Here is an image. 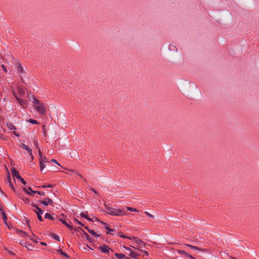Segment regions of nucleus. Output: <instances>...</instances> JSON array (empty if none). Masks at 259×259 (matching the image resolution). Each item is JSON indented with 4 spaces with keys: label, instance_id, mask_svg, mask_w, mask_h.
I'll return each instance as SVG.
<instances>
[{
    "label": "nucleus",
    "instance_id": "f8f14e48",
    "mask_svg": "<svg viewBox=\"0 0 259 259\" xmlns=\"http://www.w3.org/2000/svg\"><path fill=\"white\" fill-rule=\"evenodd\" d=\"M53 215L54 214H53ZM45 218L50 219L51 220H55L58 219V217L56 215H55V216L54 217V215H52L49 213H46L45 215Z\"/></svg>",
    "mask_w": 259,
    "mask_h": 259
},
{
    "label": "nucleus",
    "instance_id": "e2e57ef3",
    "mask_svg": "<svg viewBox=\"0 0 259 259\" xmlns=\"http://www.w3.org/2000/svg\"><path fill=\"white\" fill-rule=\"evenodd\" d=\"M56 251L61 254V252L63 251L61 249H56Z\"/></svg>",
    "mask_w": 259,
    "mask_h": 259
},
{
    "label": "nucleus",
    "instance_id": "4468645a",
    "mask_svg": "<svg viewBox=\"0 0 259 259\" xmlns=\"http://www.w3.org/2000/svg\"><path fill=\"white\" fill-rule=\"evenodd\" d=\"M185 245L190 247L192 249H196V250H198L203 251H207L206 250H205L204 249H201L200 248H199L198 247H197V246H193V245H192L186 244H185Z\"/></svg>",
    "mask_w": 259,
    "mask_h": 259
},
{
    "label": "nucleus",
    "instance_id": "e433bc0d",
    "mask_svg": "<svg viewBox=\"0 0 259 259\" xmlns=\"http://www.w3.org/2000/svg\"><path fill=\"white\" fill-rule=\"evenodd\" d=\"M20 147L25 150L27 149V148H28V147L26 146L24 143H21L20 145Z\"/></svg>",
    "mask_w": 259,
    "mask_h": 259
},
{
    "label": "nucleus",
    "instance_id": "09e8293b",
    "mask_svg": "<svg viewBox=\"0 0 259 259\" xmlns=\"http://www.w3.org/2000/svg\"><path fill=\"white\" fill-rule=\"evenodd\" d=\"M37 194L40 196H44L45 195V192L43 191H37Z\"/></svg>",
    "mask_w": 259,
    "mask_h": 259
},
{
    "label": "nucleus",
    "instance_id": "9d476101",
    "mask_svg": "<svg viewBox=\"0 0 259 259\" xmlns=\"http://www.w3.org/2000/svg\"><path fill=\"white\" fill-rule=\"evenodd\" d=\"M33 211H35L36 212V213L37 214V216L38 220L40 222H43L44 219H42V218L41 217V214H43L44 210L42 209H41V210L38 209V211H36V210L33 209Z\"/></svg>",
    "mask_w": 259,
    "mask_h": 259
},
{
    "label": "nucleus",
    "instance_id": "7c9ffc66",
    "mask_svg": "<svg viewBox=\"0 0 259 259\" xmlns=\"http://www.w3.org/2000/svg\"><path fill=\"white\" fill-rule=\"evenodd\" d=\"M17 179H18L24 185H26V182L21 176H19Z\"/></svg>",
    "mask_w": 259,
    "mask_h": 259
},
{
    "label": "nucleus",
    "instance_id": "ddd939ff",
    "mask_svg": "<svg viewBox=\"0 0 259 259\" xmlns=\"http://www.w3.org/2000/svg\"><path fill=\"white\" fill-rule=\"evenodd\" d=\"M17 66L16 67V68H17L18 72H20L21 73H25V71L23 70V68L21 65V64L19 62H17Z\"/></svg>",
    "mask_w": 259,
    "mask_h": 259
},
{
    "label": "nucleus",
    "instance_id": "6ab92c4d",
    "mask_svg": "<svg viewBox=\"0 0 259 259\" xmlns=\"http://www.w3.org/2000/svg\"><path fill=\"white\" fill-rule=\"evenodd\" d=\"M114 255L119 259H124V257H125V255L123 253H115Z\"/></svg>",
    "mask_w": 259,
    "mask_h": 259
},
{
    "label": "nucleus",
    "instance_id": "0e129e2a",
    "mask_svg": "<svg viewBox=\"0 0 259 259\" xmlns=\"http://www.w3.org/2000/svg\"><path fill=\"white\" fill-rule=\"evenodd\" d=\"M34 144L36 145V148H37L38 150V149H40V148H39V147L38 146L37 141L34 142Z\"/></svg>",
    "mask_w": 259,
    "mask_h": 259
},
{
    "label": "nucleus",
    "instance_id": "8fccbe9b",
    "mask_svg": "<svg viewBox=\"0 0 259 259\" xmlns=\"http://www.w3.org/2000/svg\"><path fill=\"white\" fill-rule=\"evenodd\" d=\"M20 244L22 245V246H25L26 247V246L27 245V243L26 242H24V241H21L20 242Z\"/></svg>",
    "mask_w": 259,
    "mask_h": 259
},
{
    "label": "nucleus",
    "instance_id": "37998d69",
    "mask_svg": "<svg viewBox=\"0 0 259 259\" xmlns=\"http://www.w3.org/2000/svg\"><path fill=\"white\" fill-rule=\"evenodd\" d=\"M74 221L76 222L78 225L81 226H84V225L79 221H78V220H77L76 219H74Z\"/></svg>",
    "mask_w": 259,
    "mask_h": 259
},
{
    "label": "nucleus",
    "instance_id": "1a4fd4ad",
    "mask_svg": "<svg viewBox=\"0 0 259 259\" xmlns=\"http://www.w3.org/2000/svg\"><path fill=\"white\" fill-rule=\"evenodd\" d=\"M16 231H17V232H18L19 233H21V235H22V234H23V235L27 236L28 237H29L30 238V239L32 240L34 243H38V241L37 240H36V239H33L32 238H31L28 235V234H27L25 232H24V231H23L22 230H19L18 229H16Z\"/></svg>",
    "mask_w": 259,
    "mask_h": 259
},
{
    "label": "nucleus",
    "instance_id": "ea45409f",
    "mask_svg": "<svg viewBox=\"0 0 259 259\" xmlns=\"http://www.w3.org/2000/svg\"><path fill=\"white\" fill-rule=\"evenodd\" d=\"M22 199H23V200L24 201V202L26 203V204H29V199L27 198H22Z\"/></svg>",
    "mask_w": 259,
    "mask_h": 259
},
{
    "label": "nucleus",
    "instance_id": "13d9d810",
    "mask_svg": "<svg viewBox=\"0 0 259 259\" xmlns=\"http://www.w3.org/2000/svg\"><path fill=\"white\" fill-rule=\"evenodd\" d=\"M187 257H188L191 259H196L195 257H194L193 256H192L191 255H190L189 254H188Z\"/></svg>",
    "mask_w": 259,
    "mask_h": 259
},
{
    "label": "nucleus",
    "instance_id": "052dcab7",
    "mask_svg": "<svg viewBox=\"0 0 259 259\" xmlns=\"http://www.w3.org/2000/svg\"><path fill=\"white\" fill-rule=\"evenodd\" d=\"M26 222H27V226H28V227L29 228V229H30V226L29 225V222L30 221L29 220H26Z\"/></svg>",
    "mask_w": 259,
    "mask_h": 259
},
{
    "label": "nucleus",
    "instance_id": "473e14b6",
    "mask_svg": "<svg viewBox=\"0 0 259 259\" xmlns=\"http://www.w3.org/2000/svg\"><path fill=\"white\" fill-rule=\"evenodd\" d=\"M32 102L35 105V106L38 105L41 103L40 101L36 98L32 101Z\"/></svg>",
    "mask_w": 259,
    "mask_h": 259
},
{
    "label": "nucleus",
    "instance_id": "a18cd8bd",
    "mask_svg": "<svg viewBox=\"0 0 259 259\" xmlns=\"http://www.w3.org/2000/svg\"><path fill=\"white\" fill-rule=\"evenodd\" d=\"M61 255H62V256H65L67 258L69 257V255L65 252H64L63 251L61 252Z\"/></svg>",
    "mask_w": 259,
    "mask_h": 259
},
{
    "label": "nucleus",
    "instance_id": "680f3d73",
    "mask_svg": "<svg viewBox=\"0 0 259 259\" xmlns=\"http://www.w3.org/2000/svg\"><path fill=\"white\" fill-rule=\"evenodd\" d=\"M6 250L8 251V252L10 254H12V255H15V254L13 252H12V251H11L10 250H8V249H6Z\"/></svg>",
    "mask_w": 259,
    "mask_h": 259
},
{
    "label": "nucleus",
    "instance_id": "6e6552de",
    "mask_svg": "<svg viewBox=\"0 0 259 259\" xmlns=\"http://www.w3.org/2000/svg\"><path fill=\"white\" fill-rule=\"evenodd\" d=\"M133 239H134L136 243L139 245V247H142V246H145L146 243L144 241L140 239L138 237H133Z\"/></svg>",
    "mask_w": 259,
    "mask_h": 259
},
{
    "label": "nucleus",
    "instance_id": "de8ad7c7",
    "mask_svg": "<svg viewBox=\"0 0 259 259\" xmlns=\"http://www.w3.org/2000/svg\"><path fill=\"white\" fill-rule=\"evenodd\" d=\"M95 220H96V221H99V222H100L102 225H103L105 227V226H107V224H106V223H105V222H103V221H99V220L97 218H95Z\"/></svg>",
    "mask_w": 259,
    "mask_h": 259
},
{
    "label": "nucleus",
    "instance_id": "b1692460",
    "mask_svg": "<svg viewBox=\"0 0 259 259\" xmlns=\"http://www.w3.org/2000/svg\"><path fill=\"white\" fill-rule=\"evenodd\" d=\"M53 187V185H52V184H49V185H44L42 186H36V188H52Z\"/></svg>",
    "mask_w": 259,
    "mask_h": 259
},
{
    "label": "nucleus",
    "instance_id": "412c9836",
    "mask_svg": "<svg viewBox=\"0 0 259 259\" xmlns=\"http://www.w3.org/2000/svg\"><path fill=\"white\" fill-rule=\"evenodd\" d=\"M88 232L92 235L96 237H100L101 236V234H97L93 230L88 229Z\"/></svg>",
    "mask_w": 259,
    "mask_h": 259
},
{
    "label": "nucleus",
    "instance_id": "774afa93",
    "mask_svg": "<svg viewBox=\"0 0 259 259\" xmlns=\"http://www.w3.org/2000/svg\"><path fill=\"white\" fill-rule=\"evenodd\" d=\"M40 243L42 245H44V246H46L47 245V243H46L45 242H41Z\"/></svg>",
    "mask_w": 259,
    "mask_h": 259
},
{
    "label": "nucleus",
    "instance_id": "a211bd4d",
    "mask_svg": "<svg viewBox=\"0 0 259 259\" xmlns=\"http://www.w3.org/2000/svg\"><path fill=\"white\" fill-rule=\"evenodd\" d=\"M105 229L108 231L107 234H110L112 236L114 235V234L112 233V232L115 231L114 229H111L108 226H105Z\"/></svg>",
    "mask_w": 259,
    "mask_h": 259
},
{
    "label": "nucleus",
    "instance_id": "5701e85b",
    "mask_svg": "<svg viewBox=\"0 0 259 259\" xmlns=\"http://www.w3.org/2000/svg\"><path fill=\"white\" fill-rule=\"evenodd\" d=\"M7 125L8 127L10 130H16V129L15 126L14 124H13L12 123H7Z\"/></svg>",
    "mask_w": 259,
    "mask_h": 259
},
{
    "label": "nucleus",
    "instance_id": "72a5a7b5",
    "mask_svg": "<svg viewBox=\"0 0 259 259\" xmlns=\"http://www.w3.org/2000/svg\"><path fill=\"white\" fill-rule=\"evenodd\" d=\"M26 247L29 250H32L33 248V246L31 244H28V243H27V245L26 246Z\"/></svg>",
    "mask_w": 259,
    "mask_h": 259
},
{
    "label": "nucleus",
    "instance_id": "4c0bfd02",
    "mask_svg": "<svg viewBox=\"0 0 259 259\" xmlns=\"http://www.w3.org/2000/svg\"><path fill=\"white\" fill-rule=\"evenodd\" d=\"M37 191L32 190L29 193H28V194L31 196H34V194H37Z\"/></svg>",
    "mask_w": 259,
    "mask_h": 259
},
{
    "label": "nucleus",
    "instance_id": "c756f323",
    "mask_svg": "<svg viewBox=\"0 0 259 259\" xmlns=\"http://www.w3.org/2000/svg\"><path fill=\"white\" fill-rule=\"evenodd\" d=\"M65 169L68 170V171L73 172L76 174L78 176L82 178V176L79 173H78L76 170H75L74 169H68L67 168H65Z\"/></svg>",
    "mask_w": 259,
    "mask_h": 259
},
{
    "label": "nucleus",
    "instance_id": "49530a36",
    "mask_svg": "<svg viewBox=\"0 0 259 259\" xmlns=\"http://www.w3.org/2000/svg\"><path fill=\"white\" fill-rule=\"evenodd\" d=\"M51 162H53V163H55L57 164V165H59V166H61V165H60L59 163V162H58L56 159H52V160H51Z\"/></svg>",
    "mask_w": 259,
    "mask_h": 259
},
{
    "label": "nucleus",
    "instance_id": "393cba45",
    "mask_svg": "<svg viewBox=\"0 0 259 259\" xmlns=\"http://www.w3.org/2000/svg\"><path fill=\"white\" fill-rule=\"evenodd\" d=\"M88 211H85V212H82L80 213V216L83 218H84L85 219L87 220V219H88Z\"/></svg>",
    "mask_w": 259,
    "mask_h": 259
},
{
    "label": "nucleus",
    "instance_id": "0eeeda50",
    "mask_svg": "<svg viewBox=\"0 0 259 259\" xmlns=\"http://www.w3.org/2000/svg\"><path fill=\"white\" fill-rule=\"evenodd\" d=\"M59 222H61L63 224H64V225H65V226L69 230H73L74 231V228L73 227V226L70 224H69L68 223H67L66 221L65 220H63L61 218H58V219H57Z\"/></svg>",
    "mask_w": 259,
    "mask_h": 259
},
{
    "label": "nucleus",
    "instance_id": "c85d7f7f",
    "mask_svg": "<svg viewBox=\"0 0 259 259\" xmlns=\"http://www.w3.org/2000/svg\"><path fill=\"white\" fill-rule=\"evenodd\" d=\"M177 251L181 255H185L187 256L188 253H187L185 251L182 250H177Z\"/></svg>",
    "mask_w": 259,
    "mask_h": 259
},
{
    "label": "nucleus",
    "instance_id": "603ef678",
    "mask_svg": "<svg viewBox=\"0 0 259 259\" xmlns=\"http://www.w3.org/2000/svg\"><path fill=\"white\" fill-rule=\"evenodd\" d=\"M38 152L40 158H42V155L40 149H38Z\"/></svg>",
    "mask_w": 259,
    "mask_h": 259
},
{
    "label": "nucleus",
    "instance_id": "c03bdc74",
    "mask_svg": "<svg viewBox=\"0 0 259 259\" xmlns=\"http://www.w3.org/2000/svg\"><path fill=\"white\" fill-rule=\"evenodd\" d=\"M28 98L30 101H31V99L33 101L34 99H36V98L34 97V95H28Z\"/></svg>",
    "mask_w": 259,
    "mask_h": 259
},
{
    "label": "nucleus",
    "instance_id": "f03ea898",
    "mask_svg": "<svg viewBox=\"0 0 259 259\" xmlns=\"http://www.w3.org/2000/svg\"><path fill=\"white\" fill-rule=\"evenodd\" d=\"M35 110L41 115H44L47 113L46 107L44 103H40L39 105L35 106Z\"/></svg>",
    "mask_w": 259,
    "mask_h": 259
},
{
    "label": "nucleus",
    "instance_id": "a878e982",
    "mask_svg": "<svg viewBox=\"0 0 259 259\" xmlns=\"http://www.w3.org/2000/svg\"><path fill=\"white\" fill-rule=\"evenodd\" d=\"M119 233H120V234H119V236L121 238H127V239H131V240L133 239V237H130L127 236L125 235L123 233L119 232Z\"/></svg>",
    "mask_w": 259,
    "mask_h": 259
},
{
    "label": "nucleus",
    "instance_id": "f257e3e1",
    "mask_svg": "<svg viewBox=\"0 0 259 259\" xmlns=\"http://www.w3.org/2000/svg\"><path fill=\"white\" fill-rule=\"evenodd\" d=\"M107 209L108 211L105 210L104 211L112 215L120 216L126 214L125 209L124 208L122 209H115L112 207H107Z\"/></svg>",
    "mask_w": 259,
    "mask_h": 259
},
{
    "label": "nucleus",
    "instance_id": "bf43d9fd",
    "mask_svg": "<svg viewBox=\"0 0 259 259\" xmlns=\"http://www.w3.org/2000/svg\"><path fill=\"white\" fill-rule=\"evenodd\" d=\"M13 134H14L16 136H17V137H19V136H20V135H19V134H18V133H17V132H15V131H14V132H13Z\"/></svg>",
    "mask_w": 259,
    "mask_h": 259
},
{
    "label": "nucleus",
    "instance_id": "20e7f679",
    "mask_svg": "<svg viewBox=\"0 0 259 259\" xmlns=\"http://www.w3.org/2000/svg\"><path fill=\"white\" fill-rule=\"evenodd\" d=\"M78 230H81V231L83 233V234L85 235L86 239L91 243H93L95 242V240L92 239V238L88 235L87 233H86L81 227H78V228H76L74 229V231H78Z\"/></svg>",
    "mask_w": 259,
    "mask_h": 259
},
{
    "label": "nucleus",
    "instance_id": "4d7b16f0",
    "mask_svg": "<svg viewBox=\"0 0 259 259\" xmlns=\"http://www.w3.org/2000/svg\"><path fill=\"white\" fill-rule=\"evenodd\" d=\"M91 190L92 191H93V192H94L95 194H98V192L94 188H91Z\"/></svg>",
    "mask_w": 259,
    "mask_h": 259
},
{
    "label": "nucleus",
    "instance_id": "338daca9",
    "mask_svg": "<svg viewBox=\"0 0 259 259\" xmlns=\"http://www.w3.org/2000/svg\"><path fill=\"white\" fill-rule=\"evenodd\" d=\"M27 189H28L30 192H31V191H32L33 190L32 189L31 187H29V186L27 187Z\"/></svg>",
    "mask_w": 259,
    "mask_h": 259
},
{
    "label": "nucleus",
    "instance_id": "2eb2a0df",
    "mask_svg": "<svg viewBox=\"0 0 259 259\" xmlns=\"http://www.w3.org/2000/svg\"><path fill=\"white\" fill-rule=\"evenodd\" d=\"M2 215L3 220L4 221L5 224L6 226H7L8 227H9V225H8V223L7 222L8 218H7V216L6 214L4 212H2Z\"/></svg>",
    "mask_w": 259,
    "mask_h": 259
},
{
    "label": "nucleus",
    "instance_id": "3c124183",
    "mask_svg": "<svg viewBox=\"0 0 259 259\" xmlns=\"http://www.w3.org/2000/svg\"><path fill=\"white\" fill-rule=\"evenodd\" d=\"M2 68L5 72L7 73L8 72L7 69L4 65H2Z\"/></svg>",
    "mask_w": 259,
    "mask_h": 259
},
{
    "label": "nucleus",
    "instance_id": "dca6fc26",
    "mask_svg": "<svg viewBox=\"0 0 259 259\" xmlns=\"http://www.w3.org/2000/svg\"><path fill=\"white\" fill-rule=\"evenodd\" d=\"M39 161L40 169V170L42 171L43 170V169L45 167L46 165L44 163L43 158H39Z\"/></svg>",
    "mask_w": 259,
    "mask_h": 259
},
{
    "label": "nucleus",
    "instance_id": "2f4dec72",
    "mask_svg": "<svg viewBox=\"0 0 259 259\" xmlns=\"http://www.w3.org/2000/svg\"><path fill=\"white\" fill-rule=\"evenodd\" d=\"M26 150H27L28 151V152L29 153V154L30 155V156L31 157V160H33L34 158H33V156L32 153V149L28 147L27 148V149H26Z\"/></svg>",
    "mask_w": 259,
    "mask_h": 259
},
{
    "label": "nucleus",
    "instance_id": "6e6d98bb",
    "mask_svg": "<svg viewBox=\"0 0 259 259\" xmlns=\"http://www.w3.org/2000/svg\"><path fill=\"white\" fill-rule=\"evenodd\" d=\"M141 251L143 252L144 254L146 255V256H148L149 255V253L148 251H143V250H140Z\"/></svg>",
    "mask_w": 259,
    "mask_h": 259
},
{
    "label": "nucleus",
    "instance_id": "f704fd0d",
    "mask_svg": "<svg viewBox=\"0 0 259 259\" xmlns=\"http://www.w3.org/2000/svg\"><path fill=\"white\" fill-rule=\"evenodd\" d=\"M31 205L33 207L35 208L37 210L36 211H38V209H42L41 208H39L37 205L34 204L33 203H31Z\"/></svg>",
    "mask_w": 259,
    "mask_h": 259
},
{
    "label": "nucleus",
    "instance_id": "79ce46f5",
    "mask_svg": "<svg viewBox=\"0 0 259 259\" xmlns=\"http://www.w3.org/2000/svg\"><path fill=\"white\" fill-rule=\"evenodd\" d=\"M145 214H146L148 217H150V218H154V216L151 214H150V213H149L147 211H145Z\"/></svg>",
    "mask_w": 259,
    "mask_h": 259
},
{
    "label": "nucleus",
    "instance_id": "4be33fe9",
    "mask_svg": "<svg viewBox=\"0 0 259 259\" xmlns=\"http://www.w3.org/2000/svg\"><path fill=\"white\" fill-rule=\"evenodd\" d=\"M125 209V211L127 210H130L131 211H134V212H138L139 210L137 209L136 208H134L133 207H126L125 208H124Z\"/></svg>",
    "mask_w": 259,
    "mask_h": 259
},
{
    "label": "nucleus",
    "instance_id": "58836bf2",
    "mask_svg": "<svg viewBox=\"0 0 259 259\" xmlns=\"http://www.w3.org/2000/svg\"><path fill=\"white\" fill-rule=\"evenodd\" d=\"M9 186H10V188H11L13 189V190L15 193H16V190H15V188H14V186H13V185L12 183L11 182H9Z\"/></svg>",
    "mask_w": 259,
    "mask_h": 259
},
{
    "label": "nucleus",
    "instance_id": "69168bd1",
    "mask_svg": "<svg viewBox=\"0 0 259 259\" xmlns=\"http://www.w3.org/2000/svg\"><path fill=\"white\" fill-rule=\"evenodd\" d=\"M43 159H44V162H48V160H47V159L46 158V157H42Z\"/></svg>",
    "mask_w": 259,
    "mask_h": 259
},
{
    "label": "nucleus",
    "instance_id": "864d4df0",
    "mask_svg": "<svg viewBox=\"0 0 259 259\" xmlns=\"http://www.w3.org/2000/svg\"><path fill=\"white\" fill-rule=\"evenodd\" d=\"M23 190L26 193L28 194V193H29V192L28 191V189L26 187L23 188Z\"/></svg>",
    "mask_w": 259,
    "mask_h": 259
},
{
    "label": "nucleus",
    "instance_id": "f3484780",
    "mask_svg": "<svg viewBox=\"0 0 259 259\" xmlns=\"http://www.w3.org/2000/svg\"><path fill=\"white\" fill-rule=\"evenodd\" d=\"M128 255L134 258H137V257L139 255L138 253H136L133 250L130 251V253Z\"/></svg>",
    "mask_w": 259,
    "mask_h": 259
},
{
    "label": "nucleus",
    "instance_id": "c9c22d12",
    "mask_svg": "<svg viewBox=\"0 0 259 259\" xmlns=\"http://www.w3.org/2000/svg\"><path fill=\"white\" fill-rule=\"evenodd\" d=\"M18 92L20 95H23L25 94L24 90L21 88L18 89Z\"/></svg>",
    "mask_w": 259,
    "mask_h": 259
},
{
    "label": "nucleus",
    "instance_id": "aec40b11",
    "mask_svg": "<svg viewBox=\"0 0 259 259\" xmlns=\"http://www.w3.org/2000/svg\"><path fill=\"white\" fill-rule=\"evenodd\" d=\"M6 168L7 172V178L6 179V181H7L9 183V182H11V175H10V173L8 169L7 168V167H6Z\"/></svg>",
    "mask_w": 259,
    "mask_h": 259
},
{
    "label": "nucleus",
    "instance_id": "a19ab883",
    "mask_svg": "<svg viewBox=\"0 0 259 259\" xmlns=\"http://www.w3.org/2000/svg\"><path fill=\"white\" fill-rule=\"evenodd\" d=\"M42 130H43V134H44V135L45 137H47V131H46V128H45V125H42Z\"/></svg>",
    "mask_w": 259,
    "mask_h": 259
},
{
    "label": "nucleus",
    "instance_id": "423d86ee",
    "mask_svg": "<svg viewBox=\"0 0 259 259\" xmlns=\"http://www.w3.org/2000/svg\"><path fill=\"white\" fill-rule=\"evenodd\" d=\"M13 93H14V95L15 97V98L16 99L17 101H18V102L23 107H24L25 106H26L27 105V103H26V101L22 99H20L19 98L18 96L16 95V94L15 93V92H13Z\"/></svg>",
    "mask_w": 259,
    "mask_h": 259
},
{
    "label": "nucleus",
    "instance_id": "7ed1b4c3",
    "mask_svg": "<svg viewBox=\"0 0 259 259\" xmlns=\"http://www.w3.org/2000/svg\"><path fill=\"white\" fill-rule=\"evenodd\" d=\"M38 202L43 204L45 206H48L50 205L51 206H53V200L49 197L46 198L44 200H38Z\"/></svg>",
    "mask_w": 259,
    "mask_h": 259
},
{
    "label": "nucleus",
    "instance_id": "5fc2aeb1",
    "mask_svg": "<svg viewBox=\"0 0 259 259\" xmlns=\"http://www.w3.org/2000/svg\"><path fill=\"white\" fill-rule=\"evenodd\" d=\"M123 247L125 249H126L127 250H128L130 251L132 250V249L131 248H130V247H126V246H125L124 245L123 246Z\"/></svg>",
    "mask_w": 259,
    "mask_h": 259
},
{
    "label": "nucleus",
    "instance_id": "cd10ccee",
    "mask_svg": "<svg viewBox=\"0 0 259 259\" xmlns=\"http://www.w3.org/2000/svg\"><path fill=\"white\" fill-rule=\"evenodd\" d=\"M50 236H51L53 239H55V240H57V241H60V238H59V237L57 235H56V234H55L51 233V234H50Z\"/></svg>",
    "mask_w": 259,
    "mask_h": 259
},
{
    "label": "nucleus",
    "instance_id": "39448f33",
    "mask_svg": "<svg viewBox=\"0 0 259 259\" xmlns=\"http://www.w3.org/2000/svg\"><path fill=\"white\" fill-rule=\"evenodd\" d=\"M98 249L103 253H109V251L111 250L113 252V250L109 248L107 245L103 244L99 247Z\"/></svg>",
    "mask_w": 259,
    "mask_h": 259
},
{
    "label": "nucleus",
    "instance_id": "bb28decb",
    "mask_svg": "<svg viewBox=\"0 0 259 259\" xmlns=\"http://www.w3.org/2000/svg\"><path fill=\"white\" fill-rule=\"evenodd\" d=\"M27 121L32 123V124H39L38 122L35 120V119H31V118H30L28 120H27Z\"/></svg>",
    "mask_w": 259,
    "mask_h": 259
},
{
    "label": "nucleus",
    "instance_id": "9b49d317",
    "mask_svg": "<svg viewBox=\"0 0 259 259\" xmlns=\"http://www.w3.org/2000/svg\"><path fill=\"white\" fill-rule=\"evenodd\" d=\"M11 172L14 178H16L17 179L19 176H20L18 171L14 167L11 169Z\"/></svg>",
    "mask_w": 259,
    "mask_h": 259
}]
</instances>
